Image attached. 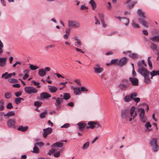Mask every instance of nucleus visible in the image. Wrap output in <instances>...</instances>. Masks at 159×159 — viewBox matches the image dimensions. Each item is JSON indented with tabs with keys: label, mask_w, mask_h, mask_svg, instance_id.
<instances>
[{
	"label": "nucleus",
	"mask_w": 159,
	"mask_h": 159,
	"mask_svg": "<svg viewBox=\"0 0 159 159\" xmlns=\"http://www.w3.org/2000/svg\"><path fill=\"white\" fill-rule=\"evenodd\" d=\"M138 13L139 15V22L144 26L146 27H148V23L144 20L145 18L144 13L141 9H139L138 10Z\"/></svg>",
	"instance_id": "obj_1"
},
{
	"label": "nucleus",
	"mask_w": 159,
	"mask_h": 159,
	"mask_svg": "<svg viewBox=\"0 0 159 159\" xmlns=\"http://www.w3.org/2000/svg\"><path fill=\"white\" fill-rule=\"evenodd\" d=\"M131 84L128 80L124 79L121 80V83L119 84L118 87L119 89L124 91L129 88Z\"/></svg>",
	"instance_id": "obj_2"
},
{
	"label": "nucleus",
	"mask_w": 159,
	"mask_h": 159,
	"mask_svg": "<svg viewBox=\"0 0 159 159\" xmlns=\"http://www.w3.org/2000/svg\"><path fill=\"white\" fill-rule=\"evenodd\" d=\"M137 111L139 113V116L141 121L143 123H145L147 120V119L145 116V111L144 109L142 108H138Z\"/></svg>",
	"instance_id": "obj_3"
},
{
	"label": "nucleus",
	"mask_w": 159,
	"mask_h": 159,
	"mask_svg": "<svg viewBox=\"0 0 159 159\" xmlns=\"http://www.w3.org/2000/svg\"><path fill=\"white\" fill-rule=\"evenodd\" d=\"M24 89L25 93L29 94L36 93L38 92L36 88L31 86L25 87Z\"/></svg>",
	"instance_id": "obj_4"
},
{
	"label": "nucleus",
	"mask_w": 159,
	"mask_h": 159,
	"mask_svg": "<svg viewBox=\"0 0 159 159\" xmlns=\"http://www.w3.org/2000/svg\"><path fill=\"white\" fill-rule=\"evenodd\" d=\"M150 144L152 147L154 152H157L158 151L159 147L157 144V139L153 138L150 141Z\"/></svg>",
	"instance_id": "obj_5"
},
{
	"label": "nucleus",
	"mask_w": 159,
	"mask_h": 159,
	"mask_svg": "<svg viewBox=\"0 0 159 159\" xmlns=\"http://www.w3.org/2000/svg\"><path fill=\"white\" fill-rule=\"evenodd\" d=\"M93 70L94 72L97 74L101 73L103 70V68L98 64H95Z\"/></svg>",
	"instance_id": "obj_6"
},
{
	"label": "nucleus",
	"mask_w": 159,
	"mask_h": 159,
	"mask_svg": "<svg viewBox=\"0 0 159 159\" xmlns=\"http://www.w3.org/2000/svg\"><path fill=\"white\" fill-rule=\"evenodd\" d=\"M68 24L69 27L72 28H78L80 26V24L75 21L69 20L68 21Z\"/></svg>",
	"instance_id": "obj_7"
},
{
	"label": "nucleus",
	"mask_w": 159,
	"mask_h": 159,
	"mask_svg": "<svg viewBox=\"0 0 159 159\" xmlns=\"http://www.w3.org/2000/svg\"><path fill=\"white\" fill-rule=\"evenodd\" d=\"M138 72L143 76L149 75V72L144 68L138 69Z\"/></svg>",
	"instance_id": "obj_8"
},
{
	"label": "nucleus",
	"mask_w": 159,
	"mask_h": 159,
	"mask_svg": "<svg viewBox=\"0 0 159 159\" xmlns=\"http://www.w3.org/2000/svg\"><path fill=\"white\" fill-rule=\"evenodd\" d=\"M121 117L123 119H127L129 116L128 115V111L126 109L121 110Z\"/></svg>",
	"instance_id": "obj_9"
},
{
	"label": "nucleus",
	"mask_w": 159,
	"mask_h": 159,
	"mask_svg": "<svg viewBox=\"0 0 159 159\" xmlns=\"http://www.w3.org/2000/svg\"><path fill=\"white\" fill-rule=\"evenodd\" d=\"M115 17L116 19H118L121 22L124 24L125 25H128L129 23V20L128 19L126 18L121 17L120 16H116Z\"/></svg>",
	"instance_id": "obj_10"
},
{
	"label": "nucleus",
	"mask_w": 159,
	"mask_h": 159,
	"mask_svg": "<svg viewBox=\"0 0 159 159\" xmlns=\"http://www.w3.org/2000/svg\"><path fill=\"white\" fill-rule=\"evenodd\" d=\"M135 107L134 106H132L130 110V116L133 117V120L137 115V111H135Z\"/></svg>",
	"instance_id": "obj_11"
},
{
	"label": "nucleus",
	"mask_w": 159,
	"mask_h": 159,
	"mask_svg": "<svg viewBox=\"0 0 159 159\" xmlns=\"http://www.w3.org/2000/svg\"><path fill=\"white\" fill-rule=\"evenodd\" d=\"M15 121L13 119H9L7 122V124L8 127L12 128L16 127L15 125Z\"/></svg>",
	"instance_id": "obj_12"
},
{
	"label": "nucleus",
	"mask_w": 159,
	"mask_h": 159,
	"mask_svg": "<svg viewBox=\"0 0 159 159\" xmlns=\"http://www.w3.org/2000/svg\"><path fill=\"white\" fill-rule=\"evenodd\" d=\"M128 59L126 57H123L120 59L118 62L117 65L120 66L125 65L127 63Z\"/></svg>",
	"instance_id": "obj_13"
},
{
	"label": "nucleus",
	"mask_w": 159,
	"mask_h": 159,
	"mask_svg": "<svg viewBox=\"0 0 159 159\" xmlns=\"http://www.w3.org/2000/svg\"><path fill=\"white\" fill-rule=\"evenodd\" d=\"M129 80L132 84L134 86H138L139 84V81L138 79L136 78L129 77Z\"/></svg>",
	"instance_id": "obj_14"
},
{
	"label": "nucleus",
	"mask_w": 159,
	"mask_h": 159,
	"mask_svg": "<svg viewBox=\"0 0 159 159\" xmlns=\"http://www.w3.org/2000/svg\"><path fill=\"white\" fill-rule=\"evenodd\" d=\"M43 135L44 137H46L47 135L51 133L52 131V129L51 128H48L43 129Z\"/></svg>",
	"instance_id": "obj_15"
},
{
	"label": "nucleus",
	"mask_w": 159,
	"mask_h": 159,
	"mask_svg": "<svg viewBox=\"0 0 159 159\" xmlns=\"http://www.w3.org/2000/svg\"><path fill=\"white\" fill-rule=\"evenodd\" d=\"M97 16L99 18L101 21L103 27L104 28L106 27H107V25L105 24V22L104 20V15L102 13H98V15Z\"/></svg>",
	"instance_id": "obj_16"
},
{
	"label": "nucleus",
	"mask_w": 159,
	"mask_h": 159,
	"mask_svg": "<svg viewBox=\"0 0 159 159\" xmlns=\"http://www.w3.org/2000/svg\"><path fill=\"white\" fill-rule=\"evenodd\" d=\"M63 146V143L60 142H57L53 144L51 146V148H54L58 150L57 147L61 148Z\"/></svg>",
	"instance_id": "obj_17"
},
{
	"label": "nucleus",
	"mask_w": 159,
	"mask_h": 159,
	"mask_svg": "<svg viewBox=\"0 0 159 159\" xmlns=\"http://www.w3.org/2000/svg\"><path fill=\"white\" fill-rule=\"evenodd\" d=\"M7 57H0V67H3L6 65Z\"/></svg>",
	"instance_id": "obj_18"
},
{
	"label": "nucleus",
	"mask_w": 159,
	"mask_h": 159,
	"mask_svg": "<svg viewBox=\"0 0 159 159\" xmlns=\"http://www.w3.org/2000/svg\"><path fill=\"white\" fill-rule=\"evenodd\" d=\"M138 68H144L147 66V64L145 63L144 61L143 60L141 61H139L138 62Z\"/></svg>",
	"instance_id": "obj_19"
},
{
	"label": "nucleus",
	"mask_w": 159,
	"mask_h": 159,
	"mask_svg": "<svg viewBox=\"0 0 159 159\" xmlns=\"http://www.w3.org/2000/svg\"><path fill=\"white\" fill-rule=\"evenodd\" d=\"M15 115L14 111H10L4 115V117L5 118L8 119L10 117L14 116Z\"/></svg>",
	"instance_id": "obj_20"
},
{
	"label": "nucleus",
	"mask_w": 159,
	"mask_h": 159,
	"mask_svg": "<svg viewBox=\"0 0 159 159\" xmlns=\"http://www.w3.org/2000/svg\"><path fill=\"white\" fill-rule=\"evenodd\" d=\"M40 97L42 98L46 99L50 98L51 95L46 92H42L40 94Z\"/></svg>",
	"instance_id": "obj_21"
},
{
	"label": "nucleus",
	"mask_w": 159,
	"mask_h": 159,
	"mask_svg": "<svg viewBox=\"0 0 159 159\" xmlns=\"http://www.w3.org/2000/svg\"><path fill=\"white\" fill-rule=\"evenodd\" d=\"M95 121H89L88 123V125H89L87 126L86 127V129H93L95 127Z\"/></svg>",
	"instance_id": "obj_22"
},
{
	"label": "nucleus",
	"mask_w": 159,
	"mask_h": 159,
	"mask_svg": "<svg viewBox=\"0 0 159 159\" xmlns=\"http://www.w3.org/2000/svg\"><path fill=\"white\" fill-rule=\"evenodd\" d=\"M77 125L79 127V130L80 131H82L86 125L85 124L82 122L78 123Z\"/></svg>",
	"instance_id": "obj_23"
},
{
	"label": "nucleus",
	"mask_w": 159,
	"mask_h": 159,
	"mask_svg": "<svg viewBox=\"0 0 159 159\" xmlns=\"http://www.w3.org/2000/svg\"><path fill=\"white\" fill-rule=\"evenodd\" d=\"M46 74V72L44 69H40L39 70L38 74L39 75L42 77L44 76Z\"/></svg>",
	"instance_id": "obj_24"
},
{
	"label": "nucleus",
	"mask_w": 159,
	"mask_h": 159,
	"mask_svg": "<svg viewBox=\"0 0 159 159\" xmlns=\"http://www.w3.org/2000/svg\"><path fill=\"white\" fill-rule=\"evenodd\" d=\"M28 128L29 127L28 126L24 127L22 125H20L19 127L17 129L19 131L24 132L28 130Z\"/></svg>",
	"instance_id": "obj_25"
},
{
	"label": "nucleus",
	"mask_w": 159,
	"mask_h": 159,
	"mask_svg": "<svg viewBox=\"0 0 159 159\" xmlns=\"http://www.w3.org/2000/svg\"><path fill=\"white\" fill-rule=\"evenodd\" d=\"M48 87H49L48 89L50 92L52 93H55L57 90V88L55 86L49 85Z\"/></svg>",
	"instance_id": "obj_26"
},
{
	"label": "nucleus",
	"mask_w": 159,
	"mask_h": 159,
	"mask_svg": "<svg viewBox=\"0 0 159 159\" xmlns=\"http://www.w3.org/2000/svg\"><path fill=\"white\" fill-rule=\"evenodd\" d=\"M74 93L76 95H80L81 93V91L80 88L78 87H75L73 89Z\"/></svg>",
	"instance_id": "obj_27"
},
{
	"label": "nucleus",
	"mask_w": 159,
	"mask_h": 159,
	"mask_svg": "<svg viewBox=\"0 0 159 159\" xmlns=\"http://www.w3.org/2000/svg\"><path fill=\"white\" fill-rule=\"evenodd\" d=\"M150 39L154 42H159V35H156L151 37Z\"/></svg>",
	"instance_id": "obj_28"
},
{
	"label": "nucleus",
	"mask_w": 159,
	"mask_h": 159,
	"mask_svg": "<svg viewBox=\"0 0 159 159\" xmlns=\"http://www.w3.org/2000/svg\"><path fill=\"white\" fill-rule=\"evenodd\" d=\"M145 126L146 128L147 131H150L152 130V129H149V128H151L152 126V125L149 122H147L146 123Z\"/></svg>",
	"instance_id": "obj_29"
},
{
	"label": "nucleus",
	"mask_w": 159,
	"mask_h": 159,
	"mask_svg": "<svg viewBox=\"0 0 159 159\" xmlns=\"http://www.w3.org/2000/svg\"><path fill=\"white\" fill-rule=\"evenodd\" d=\"M89 3L91 4L92 7V9L94 10L96 7L97 5L94 0H90L89 2Z\"/></svg>",
	"instance_id": "obj_30"
},
{
	"label": "nucleus",
	"mask_w": 159,
	"mask_h": 159,
	"mask_svg": "<svg viewBox=\"0 0 159 159\" xmlns=\"http://www.w3.org/2000/svg\"><path fill=\"white\" fill-rule=\"evenodd\" d=\"M5 103L3 100H0V111H3L5 108Z\"/></svg>",
	"instance_id": "obj_31"
},
{
	"label": "nucleus",
	"mask_w": 159,
	"mask_h": 159,
	"mask_svg": "<svg viewBox=\"0 0 159 159\" xmlns=\"http://www.w3.org/2000/svg\"><path fill=\"white\" fill-rule=\"evenodd\" d=\"M29 72V70L27 69L25 70L24 71V73L25 74V75L23 77V79L24 80L26 79L29 77V75L28 74V73Z\"/></svg>",
	"instance_id": "obj_32"
},
{
	"label": "nucleus",
	"mask_w": 159,
	"mask_h": 159,
	"mask_svg": "<svg viewBox=\"0 0 159 159\" xmlns=\"http://www.w3.org/2000/svg\"><path fill=\"white\" fill-rule=\"evenodd\" d=\"M150 74L152 76L151 78L152 77L157 75H159V71L153 70L150 72Z\"/></svg>",
	"instance_id": "obj_33"
},
{
	"label": "nucleus",
	"mask_w": 159,
	"mask_h": 159,
	"mask_svg": "<svg viewBox=\"0 0 159 159\" xmlns=\"http://www.w3.org/2000/svg\"><path fill=\"white\" fill-rule=\"evenodd\" d=\"M150 48L153 51H158L157 45L154 43H151Z\"/></svg>",
	"instance_id": "obj_34"
},
{
	"label": "nucleus",
	"mask_w": 159,
	"mask_h": 159,
	"mask_svg": "<svg viewBox=\"0 0 159 159\" xmlns=\"http://www.w3.org/2000/svg\"><path fill=\"white\" fill-rule=\"evenodd\" d=\"M70 98V95L69 93H63V99L67 100L69 99Z\"/></svg>",
	"instance_id": "obj_35"
},
{
	"label": "nucleus",
	"mask_w": 159,
	"mask_h": 159,
	"mask_svg": "<svg viewBox=\"0 0 159 159\" xmlns=\"http://www.w3.org/2000/svg\"><path fill=\"white\" fill-rule=\"evenodd\" d=\"M124 101L126 102H129L131 101V98L130 95H127L124 98Z\"/></svg>",
	"instance_id": "obj_36"
},
{
	"label": "nucleus",
	"mask_w": 159,
	"mask_h": 159,
	"mask_svg": "<svg viewBox=\"0 0 159 159\" xmlns=\"http://www.w3.org/2000/svg\"><path fill=\"white\" fill-rule=\"evenodd\" d=\"M5 98L7 99L10 98L11 97V92H6L4 95Z\"/></svg>",
	"instance_id": "obj_37"
},
{
	"label": "nucleus",
	"mask_w": 159,
	"mask_h": 159,
	"mask_svg": "<svg viewBox=\"0 0 159 159\" xmlns=\"http://www.w3.org/2000/svg\"><path fill=\"white\" fill-rule=\"evenodd\" d=\"M62 101V99L61 98H57L56 99V102L55 103V105L56 106L59 105Z\"/></svg>",
	"instance_id": "obj_38"
},
{
	"label": "nucleus",
	"mask_w": 159,
	"mask_h": 159,
	"mask_svg": "<svg viewBox=\"0 0 159 159\" xmlns=\"http://www.w3.org/2000/svg\"><path fill=\"white\" fill-rule=\"evenodd\" d=\"M10 77L9 74L7 72H6L4 74H2V78H4L5 79H7Z\"/></svg>",
	"instance_id": "obj_39"
},
{
	"label": "nucleus",
	"mask_w": 159,
	"mask_h": 159,
	"mask_svg": "<svg viewBox=\"0 0 159 159\" xmlns=\"http://www.w3.org/2000/svg\"><path fill=\"white\" fill-rule=\"evenodd\" d=\"M143 77L144 79V82L145 83H149L150 82V80L148 76V75L144 76Z\"/></svg>",
	"instance_id": "obj_40"
},
{
	"label": "nucleus",
	"mask_w": 159,
	"mask_h": 159,
	"mask_svg": "<svg viewBox=\"0 0 159 159\" xmlns=\"http://www.w3.org/2000/svg\"><path fill=\"white\" fill-rule=\"evenodd\" d=\"M24 99L22 98H16L15 99V102L16 104H18L20 103L21 101H23Z\"/></svg>",
	"instance_id": "obj_41"
},
{
	"label": "nucleus",
	"mask_w": 159,
	"mask_h": 159,
	"mask_svg": "<svg viewBox=\"0 0 159 159\" xmlns=\"http://www.w3.org/2000/svg\"><path fill=\"white\" fill-rule=\"evenodd\" d=\"M138 94L137 93L133 92L131 93L130 94V96L131 98V99H134L137 96Z\"/></svg>",
	"instance_id": "obj_42"
},
{
	"label": "nucleus",
	"mask_w": 159,
	"mask_h": 159,
	"mask_svg": "<svg viewBox=\"0 0 159 159\" xmlns=\"http://www.w3.org/2000/svg\"><path fill=\"white\" fill-rule=\"evenodd\" d=\"M34 152L36 153H39V148L34 144V146L33 148Z\"/></svg>",
	"instance_id": "obj_43"
},
{
	"label": "nucleus",
	"mask_w": 159,
	"mask_h": 159,
	"mask_svg": "<svg viewBox=\"0 0 159 159\" xmlns=\"http://www.w3.org/2000/svg\"><path fill=\"white\" fill-rule=\"evenodd\" d=\"M89 146V142H87L85 143L83 146V149L84 150H85L86 149L88 148Z\"/></svg>",
	"instance_id": "obj_44"
},
{
	"label": "nucleus",
	"mask_w": 159,
	"mask_h": 159,
	"mask_svg": "<svg viewBox=\"0 0 159 159\" xmlns=\"http://www.w3.org/2000/svg\"><path fill=\"white\" fill-rule=\"evenodd\" d=\"M30 67L32 70H35L39 68L37 66H35L32 64H30Z\"/></svg>",
	"instance_id": "obj_45"
},
{
	"label": "nucleus",
	"mask_w": 159,
	"mask_h": 159,
	"mask_svg": "<svg viewBox=\"0 0 159 159\" xmlns=\"http://www.w3.org/2000/svg\"><path fill=\"white\" fill-rule=\"evenodd\" d=\"M52 149L50 150L48 153V154L51 156L52 154L56 152L57 151V149H55L54 148H51Z\"/></svg>",
	"instance_id": "obj_46"
},
{
	"label": "nucleus",
	"mask_w": 159,
	"mask_h": 159,
	"mask_svg": "<svg viewBox=\"0 0 159 159\" xmlns=\"http://www.w3.org/2000/svg\"><path fill=\"white\" fill-rule=\"evenodd\" d=\"M129 57L133 59H135L138 57V55L136 53H133L129 54Z\"/></svg>",
	"instance_id": "obj_47"
},
{
	"label": "nucleus",
	"mask_w": 159,
	"mask_h": 159,
	"mask_svg": "<svg viewBox=\"0 0 159 159\" xmlns=\"http://www.w3.org/2000/svg\"><path fill=\"white\" fill-rule=\"evenodd\" d=\"M132 26L134 28H139V25L136 23L134 21H132Z\"/></svg>",
	"instance_id": "obj_48"
},
{
	"label": "nucleus",
	"mask_w": 159,
	"mask_h": 159,
	"mask_svg": "<svg viewBox=\"0 0 159 159\" xmlns=\"http://www.w3.org/2000/svg\"><path fill=\"white\" fill-rule=\"evenodd\" d=\"M3 47V43L0 40V55L3 52L2 48Z\"/></svg>",
	"instance_id": "obj_49"
},
{
	"label": "nucleus",
	"mask_w": 159,
	"mask_h": 159,
	"mask_svg": "<svg viewBox=\"0 0 159 159\" xmlns=\"http://www.w3.org/2000/svg\"><path fill=\"white\" fill-rule=\"evenodd\" d=\"M82 43L80 40L76 41L75 43V45L77 47H79L82 45Z\"/></svg>",
	"instance_id": "obj_50"
},
{
	"label": "nucleus",
	"mask_w": 159,
	"mask_h": 159,
	"mask_svg": "<svg viewBox=\"0 0 159 159\" xmlns=\"http://www.w3.org/2000/svg\"><path fill=\"white\" fill-rule=\"evenodd\" d=\"M42 104V102L39 101H36L34 102V105L35 106L40 107Z\"/></svg>",
	"instance_id": "obj_51"
},
{
	"label": "nucleus",
	"mask_w": 159,
	"mask_h": 159,
	"mask_svg": "<svg viewBox=\"0 0 159 159\" xmlns=\"http://www.w3.org/2000/svg\"><path fill=\"white\" fill-rule=\"evenodd\" d=\"M54 154V156L55 157H60V152L58 150L56 151Z\"/></svg>",
	"instance_id": "obj_52"
},
{
	"label": "nucleus",
	"mask_w": 159,
	"mask_h": 159,
	"mask_svg": "<svg viewBox=\"0 0 159 159\" xmlns=\"http://www.w3.org/2000/svg\"><path fill=\"white\" fill-rule=\"evenodd\" d=\"M55 47L54 44H52L48 46H46L45 47V49L47 50H48L50 48H53Z\"/></svg>",
	"instance_id": "obj_53"
},
{
	"label": "nucleus",
	"mask_w": 159,
	"mask_h": 159,
	"mask_svg": "<svg viewBox=\"0 0 159 159\" xmlns=\"http://www.w3.org/2000/svg\"><path fill=\"white\" fill-rule=\"evenodd\" d=\"M34 144L36 145V146L38 145L39 147L41 148L44 145V143L41 142H37Z\"/></svg>",
	"instance_id": "obj_54"
},
{
	"label": "nucleus",
	"mask_w": 159,
	"mask_h": 159,
	"mask_svg": "<svg viewBox=\"0 0 159 159\" xmlns=\"http://www.w3.org/2000/svg\"><path fill=\"white\" fill-rule=\"evenodd\" d=\"M32 83H33L35 85L37 86V88L40 87L41 86L39 85V82H36L34 80H33Z\"/></svg>",
	"instance_id": "obj_55"
},
{
	"label": "nucleus",
	"mask_w": 159,
	"mask_h": 159,
	"mask_svg": "<svg viewBox=\"0 0 159 159\" xmlns=\"http://www.w3.org/2000/svg\"><path fill=\"white\" fill-rule=\"evenodd\" d=\"M8 81L11 83H15L17 82V80L14 79H9Z\"/></svg>",
	"instance_id": "obj_56"
},
{
	"label": "nucleus",
	"mask_w": 159,
	"mask_h": 159,
	"mask_svg": "<svg viewBox=\"0 0 159 159\" xmlns=\"http://www.w3.org/2000/svg\"><path fill=\"white\" fill-rule=\"evenodd\" d=\"M118 61V59H112L111 61V64H115L117 63Z\"/></svg>",
	"instance_id": "obj_57"
},
{
	"label": "nucleus",
	"mask_w": 159,
	"mask_h": 159,
	"mask_svg": "<svg viewBox=\"0 0 159 159\" xmlns=\"http://www.w3.org/2000/svg\"><path fill=\"white\" fill-rule=\"evenodd\" d=\"M137 3V2H133L132 4L130 5H129L127 7L129 9H131L133 7L135 4Z\"/></svg>",
	"instance_id": "obj_58"
},
{
	"label": "nucleus",
	"mask_w": 159,
	"mask_h": 159,
	"mask_svg": "<svg viewBox=\"0 0 159 159\" xmlns=\"http://www.w3.org/2000/svg\"><path fill=\"white\" fill-rule=\"evenodd\" d=\"M22 94V92L21 91H19L18 92H16L15 93V95L17 97H19Z\"/></svg>",
	"instance_id": "obj_59"
},
{
	"label": "nucleus",
	"mask_w": 159,
	"mask_h": 159,
	"mask_svg": "<svg viewBox=\"0 0 159 159\" xmlns=\"http://www.w3.org/2000/svg\"><path fill=\"white\" fill-rule=\"evenodd\" d=\"M7 108L8 109H12L13 108L12 104L11 103H8L7 106Z\"/></svg>",
	"instance_id": "obj_60"
},
{
	"label": "nucleus",
	"mask_w": 159,
	"mask_h": 159,
	"mask_svg": "<svg viewBox=\"0 0 159 159\" xmlns=\"http://www.w3.org/2000/svg\"><path fill=\"white\" fill-rule=\"evenodd\" d=\"M74 81L78 85L80 86L81 85V82L80 80L75 79L74 80Z\"/></svg>",
	"instance_id": "obj_61"
},
{
	"label": "nucleus",
	"mask_w": 159,
	"mask_h": 159,
	"mask_svg": "<svg viewBox=\"0 0 159 159\" xmlns=\"http://www.w3.org/2000/svg\"><path fill=\"white\" fill-rule=\"evenodd\" d=\"M70 126V125L68 123L65 124L61 126V128H67Z\"/></svg>",
	"instance_id": "obj_62"
},
{
	"label": "nucleus",
	"mask_w": 159,
	"mask_h": 159,
	"mask_svg": "<svg viewBox=\"0 0 159 159\" xmlns=\"http://www.w3.org/2000/svg\"><path fill=\"white\" fill-rule=\"evenodd\" d=\"M95 24L96 25H99L100 24V22L98 19L97 18L96 16H95Z\"/></svg>",
	"instance_id": "obj_63"
},
{
	"label": "nucleus",
	"mask_w": 159,
	"mask_h": 159,
	"mask_svg": "<svg viewBox=\"0 0 159 159\" xmlns=\"http://www.w3.org/2000/svg\"><path fill=\"white\" fill-rule=\"evenodd\" d=\"M80 90L81 92H87L88 91V90L86 88L84 87L81 88Z\"/></svg>",
	"instance_id": "obj_64"
}]
</instances>
